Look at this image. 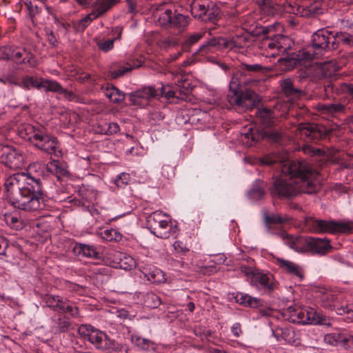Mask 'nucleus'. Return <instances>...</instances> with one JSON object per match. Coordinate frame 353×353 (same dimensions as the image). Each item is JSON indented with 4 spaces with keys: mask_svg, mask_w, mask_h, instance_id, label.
Segmentation results:
<instances>
[{
    "mask_svg": "<svg viewBox=\"0 0 353 353\" xmlns=\"http://www.w3.org/2000/svg\"><path fill=\"white\" fill-rule=\"evenodd\" d=\"M265 165L278 164L280 174L270 191L272 196L287 198L299 193L312 194L319 189L318 172L306 161H289L286 154H269L261 159Z\"/></svg>",
    "mask_w": 353,
    "mask_h": 353,
    "instance_id": "1",
    "label": "nucleus"
},
{
    "mask_svg": "<svg viewBox=\"0 0 353 353\" xmlns=\"http://www.w3.org/2000/svg\"><path fill=\"white\" fill-rule=\"evenodd\" d=\"M5 196L14 208L27 212H40L46 207L39 179L21 172L7 176L4 181Z\"/></svg>",
    "mask_w": 353,
    "mask_h": 353,
    "instance_id": "2",
    "label": "nucleus"
},
{
    "mask_svg": "<svg viewBox=\"0 0 353 353\" xmlns=\"http://www.w3.org/2000/svg\"><path fill=\"white\" fill-rule=\"evenodd\" d=\"M263 67L259 63L249 64L242 63L239 73L234 75L230 83V90L227 99L231 105L236 106L242 110L253 109L258 105L261 98L254 91L242 87L256 85L259 81L252 78L251 76L259 72H262Z\"/></svg>",
    "mask_w": 353,
    "mask_h": 353,
    "instance_id": "3",
    "label": "nucleus"
},
{
    "mask_svg": "<svg viewBox=\"0 0 353 353\" xmlns=\"http://www.w3.org/2000/svg\"><path fill=\"white\" fill-rule=\"evenodd\" d=\"M18 132L22 139L29 141L42 152L57 157L61 153L57 137L48 134L43 126L25 123L19 127Z\"/></svg>",
    "mask_w": 353,
    "mask_h": 353,
    "instance_id": "4",
    "label": "nucleus"
},
{
    "mask_svg": "<svg viewBox=\"0 0 353 353\" xmlns=\"http://www.w3.org/2000/svg\"><path fill=\"white\" fill-rule=\"evenodd\" d=\"M336 42L335 34L325 29L319 30L312 35V46L299 50L293 59L299 62L317 59L323 51L335 49Z\"/></svg>",
    "mask_w": 353,
    "mask_h": 353,
    "instance_id": "5",
    "label": "nucleus"
},
{
    "mask_svg": "<svg viewBox=\"0 0 353 353\" xmlns=\"http://www.w3.org/2000/svg\"><path fill=\"white\" fill-rule=\"evenodd\" d=\"M146 223L151 233L158 238L168 239L176 233L177 227L172 224L170 216L162 211L151 213L147 217Z\"/></svg>",
    "mask_w": 353,
    "mask_h": 353,
    "instance_id": "6",
    "label": "nucleus"
},
{
    "mask_svg": "<svg viewBox=\"0 0 353 353\" xmlns=\"http://www.w3.org/2000/svg\"><path fill=\"white\" fill-rule=\"evenodd\" d=\"M310 230L315 233H352L353 222L334 221L310 219L307 221Z\"/></svg>",
    "mask_w": 353,
    "mask_h": 353,
    "instance_id": "7",
    "label": "nucleus"
},
{
    "mask_svg": "<svg viewBox=\"0 0 353 353\" xmlns=\"http://www.w3.org/2000/svg\"><path fill=\"white\" fill-rule=\"evenodd\" d=\"M284 315L293 323L317 324L322 320L314 308L306 306L289 307Z\"/></svg>",
    "mask_w": 353,
    "mask_h": 353,
    "instance_id": "8",
    "label": "nucleus"
},
{
    "mask_svg": "<svg viewBox=\"0 0 353 353\" xmlns=\"http://www.w3.org/2000/svg\"><path fill=\"white\" fill-rule=\"evenodd\" d=\"M176 92L172 90H165L162 86L160 91L157 90L153 86L143 87L138 90L131 92L129 99L132 104L135 105H145L150 99L157 96H164L168 99L175 97Z\"/></svg>",
    "mask_w": 353,
    "mask_h": 353,
    "instance_id": "9",
    "label": "nucleus"
},
{
    "mask_svg": "<svg viewBox=\"0 0 353 353\" xmlns=\"http://www.w3.org/2000/svg\"><path fill=\"white\" fill-rule=\"evenodd\" d=\"M191 13L194 18L201 21H214L219 15L220 10L214 3H209L194 0L191 4Z\"/></svg>",
    "mask_w": 353,
    "mask_h": 353,
    "instance_id": "10",
    "label": "nucleus"
},
{
    "mask_svg": "<svg viewBox=\"0 0 353 353\" xmlns=\"http://www.w3.org/2000/svg\"><path fill=\"white\" fill-rule=\"evenodd\" d=\"M157 17V23L165 28H184L188 26V17L182 14L172 12L170 9H166L164 11H159L156 14Z\"/></svg>",
    "mask_w": 353,
    "mask_h": 353,
    "instance_id": "11",
    "label": "nucleus"
},
{
    "mask_svg": "<svg viewBox=\"0 0 353 353\" xmlns=\"http://www.w3.org/2000/svg\"><path fill=\"white\" fill-rule=\"evenodd\" d=\"M78 332L84 340L88 341L98 349L104 350L109 339L104 332L90 325H81L78 329Z\"/></svg>",
    "mask_w": 353,
    "mask_h": 353,
    "instance_id": "12",
    "label": "nucleus"
},
{
    "mask_svg": "<svg viewBox=\"0 0 353 353\" xmlns=\"http://www.w3.org/2000/svg\"><path fill=\"white\" fill-rule=\"evenodd\" d=\"M282 136L281 132L268 131L262 132L253 128L252 126L245 128L244 132L241 133V140L247 146H252L264 137H268L272 141H278Z\"/></svg>",
    "mask_w": 353,
    "mask_h": 353,
    "instance_id": "13",
    "label": "nucleus"
},
{
    "mask_svg": "<svg viewBox=\"0 0 353 353\" xmlns=\"http://www.w3.org/2000/svg\"><path fill=\"white\" fill-rule=\"evenodd\" d=\"M1 158L3 163L11 169H21L26 165V157L23 152L12 146H3Z\"/></svg>",
    "mask_w": 353,
    "mask_h": 353,
    "instance_id": "14",
    "label": "nucleus"
},
{
    "mask_svg": "<svg viewBox=\"0 0 353 353\" xmlns=\"http://www.w3.org/2000/svg\"><path fill=\"white\" fill-rule=\"evenodd\" d=\"M253 276L250 284L259 292L270 293L276 288L273 276L269 273H265L258 270Z\"/></svg>",
    "mask_w": 353,
    "mask_h": 353,
    "instance_id": "15",
    "label": "nucleus"
},
{
    "mask_svg": "<svg viewBox=\"0 0 353 353\" xmlns=\"http://www.w3.org/2000/svg\"><path fill=\"white\" fill-rule=\"evenodd\" d=\"M275 264L285 273L299 281L304 278L303 268L297 263L281 257L274 258Z\"/></svg>",
    "mask_w": 353,
    "mask_h": 353,
    "instance_id": "16",
    "label": "nucleus"
},
{
    "mask_svg": "<svg viewBox=\"0 0 353 353\" xmlns=\"http://www.w3.org/2000/svg\"><path fill=\"white\" fill-rule=\"evenodd\" d=\"M305 252L312 251L320 255L327 254L331 249L330 241L326 239L305 238Z\"/></svg>",
    "mask_w": 353,
    "mask_h": 353,
    "instance_id": "17",
    "label": "nucleus"
},
{
    "mask_svg": "<svg viewBox=\"0 0 353 353\" xmlns=\"http://www.w3.org/2000/svg\"><path fill=\"white\" fill-rule=\"evenodd\" d=\"M168 75L170 76V77L173 81L171 83L176 86L177 90H174L176 93L179 92L180 94L186 95L191 91V84L185 74L170 72ZM175 97L179 98L180 97L175 94ZM173 98H174V97Z\"/></svg>",
    "mask_w": 353,
    "mask_h": 353,
    "instance_id": "18",
    "label": "nucleus"
},
{
    "mask_svg": "<svg viewBox=\"0 0 353 353\" xmlns=\"http://www.w3.org/2000/svg\"><path fill=\"white\" fill-rule=\"evenodd\" d=\"M279 236L283 239V243L287 245L290 248L296 252H305V238L301 236H293L285 232H282Z\"/></svg>",
    "mask_w": 353,
    "mask_h": 353,
    "instance_id": "19",
    "label": "nucleus"
},
{
    "mask_svg": "<svg viewBox=\"0 0 353 353\" xmlns=\"http://www.w3.org/2000/svg\"><path fill=\"white\" fill-rule=\"evenodd\" d=\"M114 257L115 259L114 267L116 268L130 270L137 265L135 259L126 253L117 252L114 254Z\"/></svg>",
    "mask_w": 353,
    "mask_h": 353,
    "instance_id": "20",
    "label": "nucleus"
},
{
    "mask_svg": "<svg viewBox=\"0 0 353 353\" xmlns=\"http://www.w3.org/2000/svg\"><path fill=\"white\" fill-rule=\"evenodd\" d=\"M258 121L264 128H270L276 123V115L270 109L263 108L256 111Z\"/></svg>",
    "mask_w": 353,
    "mask_h": 353,
    "instance_id": "21",
    "label": "nucleus"
},
{
    "mask_svg": "<svg viewBox=\"0 0 353 353\" xmlns=\"http://www.w3.org/2000/svg\"><path fill=\"white\" fill-rule=\"evenodd\" d=\"M248 40V37L242 34H236L230 38H226V39L223 40L222 43L225 48L234 50L243 48Z\"/></svg>",
    "mask_w": 353,
    "mask_h": 353,
    "instance_id": "22",
    "label": "nucleus"
},
{
    "mask_svg": "<svg viewBox=\"0 0 353 353\" xmlns=\"http://www.w3.org/2000/svg\"><path fill=\"white\" fill-rule=\"evenodd\" d=\"M17 63H28L32 65L33 55L25 48H12L11 59Z\"/></svg>",
    "mask_w": 353,
    "mask_h": 353,
    "instance_id": "23",
    "label": "nucleus"
},
{
    "mask_svg": "<svg viewBox=\"0 0 353 353\" xmlns=\"http://www.w3.org/2000/svg\"><path fill=\"white\" fill-rule=\"evenodd\" d=\"M316 297L319 299L322 306L326 308H331L336 299L332 291L325 288L318 289L316 292Z\"/></svg>",
    "mask_w": 353,
    "mask_h": 353,
    "instance_id": "24",
    "label": "nucleus"
},
{
    "mask_svg": "<svg viewBox=\"0 0 353 353\" xmlns=\"http://www.w3.org/2000/svg\"><path fill=\"white\" fill-rule=\"evenodd\" d=\"M291 217L284 214H265L264 220L266 226L270 230L274 225H282L291 221Z\"/></svg>",
    "mask_w": 353,
    "mask_h": 353,
    "instance_id": "25",
    "label": "nucleus"
},
{
    "mask_svg": "<svg viewBox=\"0 0 353 353\" xmlns=\"http://www.w3.org/2000/svg\"><path fill=\"white\" fill-rule=\"evenodd\" d=\"M115 0H94L91 4L92 10L100 17L110 10Z\"/></svg>",
    "mask_w": 353,
    "mask_h": 353,
    "instance_id": "26",
    "label": "nucleus"
},
{
    "mask_svg": "<svg viewBox=\"0 0 353 353\" xmlns=\"http://www.w3.org/2000/svg\"><path fill=\"white\" fill-rule=\"evenodd\" d=\"M103 90L105 97L113 103H121L125 99V94L112 85H108Z\"/></svg>",
    "mask_w": 353,
    "mask_h": 353,
    "instance_id": "27",
    "label": "nucleus"
},
{
    "mask_svg": "<svg viewBox=\"0 0 353 353\" xmlns=\"http://www.w3.org/2000/svg\"><path fill=\"white\" fill-rule=\"evenodd\" d=\"M346 339L347 336L343 334L333 332L325 335L324 341L331 345L341 346L344 349H347Z\"/></svg>",
    "mask_w": 353,
    "mask_h": 353,
    "instance_id": "28",
    "label": "nucleus"
},
{
    "mask_svg": "<svg viewBox=\"0 0 353 353\" xmlns=\"http://www.w3.org/2000/svg\"><path fill=\"white\" fill-rule=\"evenodd\" d=\"M298 130L302 136L308 137L312 140L317 139L320 135V132L317 130V126L314 123H300Z\"/></svg>",
    "mask_w": 353,
    "mask_h": 353,
    "instance_id": "29",
    "label": "nucleus"
},
{
    "mask_svg": "<svg viewBox=\"0 0 353 353\" xmlns=\"http://www.w3.org/2000/svg\"><path fill=\"white\" fill-rule=\"evenodd\" d=\"M143 272L147 279L152 283H159L165 279L163 272L154 266L145 268Z\"/></svg>",
    "mask_w": 353,
    "mask_h": 353,
    "instance_id": "30",
    "label": "nucleus"
},
{
    "mask_svg": "<svg viewBox=\"0 0 353 353\" xmlns=\"http://www.w3.org/2000/svg\"><path fill=\"white\" fill-rule=\"evenodd\" d=\"M261 11L267 16H274L279 12V6L272 0H258Z\"/></svg>",
    "mask_w": 353,
    "mask_h": 353,
    "instance_id": "31",
    "label": "nucleus"
},
{
    "mask_svg": "<svg viewBox=\"0 0 353 353\" xmlns=\"http://www.w3.org/2000/svg\"><path fill=\"white\" fill-rule=\"evenodd\" d=\"M283 92L289 97L295 98L299 96L301 90L294 88L292 79L288 78L280 81Z\"/></svg>",
    "mask_w": 353,
    "mask_h": 353,
    "instance_id": "32",
    "label": "nucleus"
},
{
    "mask_svg": "<svg viewBox=\"0 0 353 353\" xmlns=\"http://www.w3.org/2000/svg\"><path fill=\"white\" fill-rule=\"evenodd\" d=\"M105 350H108L110 353H128V345L123 343L111 339L108 340Z\"/></svg>",
    "mask_w": 353,
    "mask_h": 353,
    "instance_id": "33",
    "label": "nucleus"
},
{
    "mask_svg": "<svg viewBox=\"0 0 353 353\" xmlns=\"http://www.w3.org/2000/svg\"><path fill=\"white\" fill-rule=\"evenodd\" d=\"M316 108L322 113L334 114L343 112L345 106L341 103H318Z\"/></svg>",
    "mask_w": 353,
    "mask_h": 353,
    "instance_id": "34",
    "label": "nucleus"
},
{
    "mask_svg": "<svg viewBox=\"0 0 353 353\" xmlns=\"http://www.w3.org/2000/svg\"><path fill=\"white\" fill-rule=\"evenodd\" d=\"M131 341L135 346L143 350H154L155 348V344L153 341L137 334H132L131 336Z\"/></svg>",
    "mask_w": 353,
    "mask_h": 353,
    "instance_id": "35",
    "label": "nucleus"
},
{
    "mask_svg": "<svg viewBox=\"0 0 353 353\" xmlns=\"http://www.w3.org/2000/svg\"><path fill=\"white\" fill-rule=\"evenodd\" d=\"M97 234L102 239L106 241L119 242L121 241L123 235L116 229L110 228L105 230L98 232Z\"/></svg>",
    "mask_w": 353,
    "mask_h": 353,
    "instance_id": "36",
    "label": "nucleus"
},
{
    "mask_svg": "<svg viewBox=\"0 0 353 353\" xmlns=\"http://www.w3.org/2000/svg\"><path fill=\"white\" fill-rule=\"evenodd\" d=\"M54 325L52 329L55 332H68L70 327V321L65 316H59L53 320Z\"/></svg>",
    "mask_w": 353,
    "mask_h": 353,
    "instance_id": "37",
    "label": "nucleus"
},
{
    "mask_svg": "<svg viewBox=\"0 0 353 353\" xmlns=\"http://www.w3.org/2000/svg\"><path fill=\"white\" fill-rule=\"evenodd\" d=\"M75 249L78 250L79 254H82L84 256L94 259H98L99 257V252L92 245L79 244L76 246Z\"/></svg>",
    "mask_w": 353,
    "mask_h": 353,
    "instance_id": "38",
    "label": "nucleus"
},
{
    "mask_svg": "<svg viewBox=\"0 0 353 353\" xmlns=\"http://www.w3.org/2000/svg\"><path fill=\"white\" fill-rule=\"evenodd\" d=\"M141 65V63L137 61V63L133 64L127 63L125 65L116 70L110 71V77L113 79H117L123 76L126 72H130L132 69L139 68Z\"/></svg>",
    "mask_w": 353,
    "mask_h": 353,
    "instance_id": "39",
    "label": "nucleus"
},
{
    "mask_svg": "<svg viewBox=\"0 0 353 353\" xmlns=\"http://www.w3.org/2000/svg\"><path fill=\"white\" fill-rule=\"evenodd\" d=\"M281 336L285 342L290 344H296L299 340V336L290 327L281 329Z\"/></svg>",
    "mask_w": 353,
    "mask_h": 353,
    "instance_id": "40",
    "label": "nucleus"
},
{
    "mask_svg": "<svg viewBox=\"0 0 353 353\" xmlns=\"http://www.w3.org/2000/svg\"><path fill=\"white\" fill-rule=\"evenodd\" d=\"M59 310L63 312L69 314L72 317H77L79 316V309L72 303H70L68 300H63L59 303Z\"/></svg>",
    "mask_w": 353,
    "mask_h": 353,
    "instance_id": "41",
    "label": "nucleus"
},
{
    "mask_svg": "<svg viewBox=\"0 0 353 353\" xmlns=\"http://www.w3.org/2000/svg\"><path fill=\"white\" fill-rule=\"evenodd\" d=\"M143 302L146 307L155 308L161 304V299L157 294L150 292L145 294Z\"/></svg>",
    "mask_w": 353,
    "mask_h": 353,
    "instance_id": "42",
    "label": "nucleus"
},
{
    "mask_svg": "<svg viewBox=\"0 0 353 353\" xmlns=\"http://www.w3.org/2000/svg\"><path fill=\"white\" fill-rule=\"evenodd\" d=\"M63 299L59 296L51 294H46L43 298V301L45 303L46 305L54 310L59 308V303H61Z\"/></svg>",
    "mask_w": 353,
    "mask_h": 353,
    "instance_id": "43",
    "label": "nucleus"
},
{
    "mask_svg": "<svg viewBox=\"0 0 353 353\" xmlns=\"http://www.w3.org/2000/svg\"><path fill=\"white\" fill-rule=\"evenodd\" d=\"M62 86L59 83L53 80L44 79V90L46 92H53L60 93L62 90Z\"/></svg>",
    "mask_w": 353,
    "mask_h": 353,
    "instance_id": "44",
    "label": "nucleus"
},
{
    "mask_svg": "<svg viewBox=\"0 0 353 353\" xmlns=\"http://www.w3.org/2000/svg\"><path fill=\"white\" fill-rule=\"evenodd\" d=\"M335 38L337 42H341L350 46L353 45V34L340 32L335 34Z\"/></svg>",
    "mask_w": 353,
    "mask_h": 353,
    "instance_id": "45",
    "label": "nucleus"
},
{
    "mask_svg": "<svg viewBox=\"0 0 353 353\" xmlns=\"http://www.w3.org/2000/svg\"><path fill=\"white\" fill-rule=\"evenodd\" d=\"M5 221L6 224L13 229L19 230L21 228V223L17 215L6 214H5Z\"/></svg>",
    "mask_w": 353,
    "mask_h": 353,
    "instance_id": "46",
    "label": "nucleus"
},
{
    "mask_svg": "<svg viewBox=\"0 0 353 353\" xmlns=\"http://www.w3.org/2000/svg\"><path fill=\"white\" fill-rule=\"evenodd\" d=\"M291 40L282 34H278L279 52H286L290 48Z\"/></svg>",
    "mask_w": 353,
    "mask_h": 353,
    "instance_id": "47",
    "label": "nucleus"
},
{
    "mask_svg": "<svg viewBox=\"0 0 353 353\" xmlns=\"http://www.w3.org/2000/svg\"><path fill=\"white\" fill-rule=\"evenodd\" d=\"M283 27L280 23H274L272 25L261 27V33L266 37L270 38V35L275 34L274 32L278 31L279 29H282Z\"/></svg>",
    "mask_w": 353,
    "mask_h": 353,
    "instance_id": "48",
    "label": "nucleus"
},
{
    "mask_svg": "<svg viewBox=\"0 0 353 353\" xmlns=\"http://www.w3.org/2000/svg\"><path fill=\"white\" fill-rule=\"evenodd\" d=\"M204 32H194L189 35L184 41V46L190 47L197 43L203 36Z\"/></svg>",
    "mask_w": 353,
    "mask_h": 353,
    "instance_id": "49",
    "label": "nucleus"
},
{
    "mask_svg": "<svg viewBox=\"0 0 353 353\" xmlns=\"http://www.w3.org/2000/svg\"><path fill=\"white\" fill-rule=\"evenodd\" d=\"M223 39H226V38H219V39H212L208 41L206 43H203L201 48V51L207 52L210 47H215L216 46H223V43H222Z\"/></svg>",
    "mask_w": 353,
    "mask_h": 353,
    "instance_id": "50",
    "label": "nucleus"
},
{
    "mask_svg": "<svg viewBox=\"0 0 353 353\" xmlns=\"http://www.w3.org/2000/svg\"><path fill=\"white\" fill-rule=\"evenodd\" d=\"M130 176L128 173L123 172L117 176L115 179V184L117 187L123 188L128 184Z\"/></svg>",
    "mask_w": 353,
    "mask_h": 353,
    "instance_id": "51",
    "label": "nucleus"
},
{
    "mask_svg": "<svg viewBox=\"0 0 353 353\" xmlns=\"http://www.w3.org/2000/svg\"><path fill=\"white\" fill-rule=\"evenodd\" d=\"M99 17L93 11L87 14L85 17L79 21V26L85 29L93 20L99 18Z\"/></svg>",
    "mask_w": 353,
    "mask_h": 353,
    "instance_id": "52",
    "label": "nucleus"
},
{
    "mask_svg": "<svg viewBox=\"0 0 353 353\" xmlns=\"http://www.w3.org/2000/svg\"><path fill=\"white\" fill-rule=\"evenodd\" d=\"M269 37L265 38V45L270 50L276 49L279 51V45H276L278 44V34L270 35Z\"/></svg>",
    "mask_w": 353,
    "mask_h": 353,
    "instance_id": "53",
    "label": "nucleus"
},
{
    "mask_svg": "<svg viewBox=\"0 0 353 353\" xmlns=\"http://www.w3.org/2000/svg\"><path fill=\"white\" fill-rule=\"evenodd\" d=\"M269 37L265 38V45L270 50L276 49L279 51V45H276L278 44V34L270 35Z\"/></svg>",
    "mask_w": 353,
    "mask_h": 353,
    "instance_id": "54",
    "label": "nucleus"
},
{
    "mask_svg": "<svg viewBox=\"0 0 353 353\" xmlns=\"http://www.w3.org/2000/svg\"><path fill=\"white\" fill-rule=\"evenodd\" d=\"M114 42V39H108V40H105V41H99L97 43V46L101 50H102L105 52H107L113 48Z\"/></svg>",
    "mask_w": 353,
    "mask_h": 353,
    "instance_id": "55",
    "label": "nucleus"
},
{
    "mask_svg": "<svg viewBox=\"0 0 353 353\" xmlns=\"http://www.w3.org/2000/svg\"><path fill=\"white\" fill-rule=\"evenodd\" d=\"M337 313L340 315L347 314L348 318L353 319V303L338 308Z\"/></svg>",
    "mask_w": 353,
    "mask_h": 353,
    "instance_id": "56",
    "label": "nucleus"
},
{
    "mask_svg": "<svg viewBox=\"0 0 353 353\" xmlns=\"http://www.w3.org/2000/svg\"><path fill=\"white\" fill-rule=\"evenodd\" d=\"M241 272L247 277V280L250 282L251 279H253V275H255V273L258 270L253 269L251 267H248L246 265H242L240 268Z\"/></svg>",
    "mask_w": 353,
    "mask_h": 353,
    "instance_id": "57",
    "label": "nucleus"
},
{
    "mask_svg": "<svg viewBox=\"0 0 353 353\" xmlns=\"http://www.w3.org/2000/svg\"><path fill=\"white\" fill-rule=\"evenodd\" d=\"M61 94H63L64 97L72 101L79 102V103H83V101H81L80 97L77 96L73 92L68 91L65 89L62 88V90L60 92Z\"/></svg>",
    "mask_w": 353,
    "mask_h": 353,
    "instance_id": "58",
    "label": "nucleus"
},
{
    "mask_svg": "<svg viewBox=\"0 0 353 353\" xmlns=\"http://www.w3.org/2000/svg\"><path fill=\"white\" fill-rule=\"evenodd\" d=\"M161 175L168 179H172L174 176V168L170 165H163Z\"/></svg>",
    "mask_w": 353,
    "mask_h": 353,
    "instance_id": "59",
    "label": "nucleus"
},
{
    "mask_svg": "<svg viewBox=\"0 0 353 353\" xmlns=\"http://www.w3.org/2000/svg\"><path fill=\"white\" fill-rule=\"evenodd\" d=\"M173 247L174 250L179 254H185L189 251V248L185 243L181 241H176L174 243Z\"/></svg>",
    "mask_w": 353,
    "mask_h": 353,
    "instance_id": "60",
    "label": "nucleus"
},
{
    "mask_svg": "<svg viewBox=\"0 0 353 353\" xmlns=\"http://www.w3.org/2000/svg\"><path fill=\"white\" fill-rule=\"evenodd\" d=\"M261 305L262 304H261V301L260 299H259L256 297L251 296L248 294V299H247L245 304V307L256 308V307L261 306Z\"/></svg>",
    "mask_w": 353,
    "mask_h": 353,
    "instance_id": "61",
    "label": "nucleus"
},
{
    "mask_svg": "<svg viewBox=\"0 0 353 353\" xmlns=\"http://www.w3.org/2000/svg\"><path fill=\"white\" fill-rule=\"evenodd\" d=\"M12 56V47L3 46L0 48V59H10Z\"/></svg>",
    "mask_w": 353,
    "mask_h": 353,
    "instance_id": "62",
    "label": "nucleus"
},
{
    "mask_svg": "<svg viewBox=\"0 0 353 353\" xmlns=\"http://www.w3.org/2000/svg\"><path fill=\"white\" fill-rule=\"evenodd\" d=\"M47 39L48 42L53 46H57V39L53 32L52 30L46 29V30Z\"/></svg>",
    "mask_w": 353,
    "mask_h": 353,
    "instance_id": "63",
    "label": "nucleus"
},
{
    "mask_svg": "<svg viewBox=\"0 0 353 353\" xmlns=\"http://www.w3.org/2000/svg\"><path fill=\"white\" fill-rule=\"evenodd\" d=\"M250 194L253 199H260L264 195V190L261 188H253L250 190Z\"/></svg>",
    "mask_w": 353,
    "mask_h": 353,
    "instance_id": "64",
    "label": "nucleus"
}]
</instances>
